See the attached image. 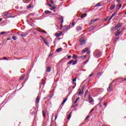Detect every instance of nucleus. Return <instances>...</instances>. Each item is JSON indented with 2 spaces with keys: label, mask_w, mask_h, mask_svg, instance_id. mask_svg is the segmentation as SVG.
<instances>
[{
  "label": "nucleus",
  "mask_w": 126,
  "mask_h": 126,
  "mask_svg": "<svg viewBox=\"0 0 126 126\" xmlns=\"http://www.w3.org/2000/svg\"><path fill=\"white\" fill-rule=\"evenodd\" d=\"M31 7V5H29V6H27L28 8H30Z\"/></svg>",
  "instance_id": "nucleus-50"
},
{
  "label": "nucleus",
  "mask_w": 126,
  "mask_h": 126,
  "mask_svg": "<svg viewBox=\"0 0 126 126\" xmlns=\"http://www.w3.org/2000/svg\"><path fill=\"white\" fill-rule=\"evenodd\" d=\"M50 3H51V4H54V1L50 0Z\"/></svg>",
  "instance_id": "nucleus-45"
},
{
  "label": "nucleus",
  "mask_w": 126,
  "mask_h": 126,
  "mask_svg": "<svg viewBox=\"0 0 126 126\" xmlns=\"http://www.w3.org/2000/svg\"><path fill=\"white\" fill-rule=\"evenodd\" d=\"M70 118H71V115L70 114L68 117L67 118V120H70Z\"/></svg>",
  "instance_id": "nucleus-32"
},
{
  "label": "nucleus",
  "mask_w": 126,
  "mask_h": 126,
  "mask_svg": "<svg viewBox=\"0 0 126 126\" xmlns=\"http://www.w3.org/2000/svg\"><path fill=\"white\" fill-rule=\"evenodd\" d=\"M40 101V97L39 96H37L36 99V104H39V102Z\"/></svg>",
  "instance_id": "nucleus-14"
},
{
  "label": "nucleus",
  "mask_w": 126,
  "mask_h": 126,
  "mask_svg": "<svg viewBox=\"0 0 126 126\" xmlns=\"http://www.w3.org/2000/svg\"><path fill=\"white\" fill-rule=\"evenodd\" d=\"M82 29V28H81V27H80V26L77 27L76 28V30L77 31H80Z\"/></svg>",
  "instance_id": "nucleus-17"
},
{
  "label": "nucleus",
  "mask_w": 126,
  "mask_h": 126,
  "mask_svg": "<svg viewBox=\"0 0 126 126\" xmlns=\"http://www.w3.org/2000/svg\"><path fill=\"white\" fill-rule=\"evenodd\" d=\"M24 79V75H22L20 78V80L19 81H20V80H22L23 79Z\"/></svg>",
  "instance_id": "nucleus-26"
},
{
  "label": "nucleus",
  "mask_w": 126,
  "mask_h": 126,
  "mask_svg": "<svg viewBox=\"0 0 126 126\" xmlns=\"http://www.w3.org/2000/svg\"><path fill=\"white\" fill-rule=\"evenodd\" d=\"M73 59H74V60H76V58H77V55H73Z\"/></svg>",
  "instance_id": "nucleus-30"
},
{
  "label": "nucleus",
  "mask_w": 126,
  "mask_h": 126,
  "mask_svg": "<svg viewBox=\"0 0 126 126\" xmlns=\"http://www.w3.org/2000/svg\"><path fill=\"white\" fill-rule=\"evenodd\" d=\"M71 56H68V57H67V59H71Z\"/></svg>",
  "instance_id": "nucleus-51"
},
{
  "label": "nucleus",
  "mask_w": 126,
  "mask_h": 126,
  "mask_svg": "<svg viewBox=\"0 0 126 126\" xmlns=\"http://www.w3.org/2000/svg\"><path fill=\"white\" fill-rule=\"evenodd\" d=\"M93 21H91L90 23H89V25H92V24H93Z\"/></svg>",
  "instance_id": "nucleus-35"
},
{
  "label": "nucleus",
  "mask_w": 126,
  "mask_h": 126,
  "mask_svg": "<svg viewBox=\"0 0 126 126\" xmlns=\"http://www.w3.org/2000/svg\"><path fill=\"white\" fill-rule=\"evenodd\" d=\"M116 14H117V13H116V12L113 13V14L111 15V17L110 18V19H109V20H111L112 19V18H113V17H114V16H115V15H116Z\"/></svg>",
  "instance_id": "nucleus-16"
},
{
  "label": "nucleus",
  "mask_w": 126,
  "mask_h": 126,
  "mask_svg": "<svg viewBox=\"0 0 126 126\" xmlns=\"http://www.w3.org/2000/svg\"><path fill=\"white\" fill-rule=\"evenodd\" d=\"M67 100V98H65V99H64L63 100V103H62V105H64V103H65Z\"/></svg>",
  "instance_id": "nucleus-29"
},
{
  "label": "nucleus",
  "mask_w": 126,
  "mask_h": 126,
  "mask_svg": "<svg viewBox=\"0 0 126 126\" xmlns=\"http://www.w3.org/2000/svg\"><path fill=\"white\" fill-rule=\"evenodd\" d=\"M122 31H123V30L122 29H120L119 30H118L115 33V35L120 36V35H121V33H122Z\"/></svg>",
  "instance_id": "nucleus-2"
},
{
  "label": "nucleus",
  "mask_w": 126,
  "mask_h": 126,
  "mask_svg": "<svg viewBox=\"0 0 126 126\" xmlns=\"http://www.w3.org/2000/svg\"><path fill=\"white\" fill-rule=\"evenodd\" d=\"M126 81V78L123 80V81Z\"/></svg>",
  "instance_id": "nucleus-59"
},
{
  "label": "nucleus",
  "mask_w": 126,
  "mask_h": 126,
  "mask_svg": "<svg viewBox=\"0 0 126 126\" xmlns=\"http://www.w3.org/2000/svg\"><path fill=\"white\" fill-rule=\"evenodd\" d=\"M40 37L41 38V39H43V37L42 36H40Z\"/></svg>",
  "instance_id": "nucleus-61"
},
{
  "label": "nucleus",
  "mask_w": 126,
  "mask_h": 126,
  "mask_svg": "<svg viewBox=\"0 0 126 126\" xmlns=\"http://www.w3.org/2000/svg\"><path fill=\"white\" fill-rule=\"evenodd\" d=\"M51 11H49V10H46L45 11V13H46V14H49V13H51Z\"/></svg>",
  "instance_id": "nucleus-28"
},
{
  "label": "nucleus",
  "mask_w": 126,
  "mask_h": 126,
  "mask_svg": "<svg viewBox=\"0 0 126 126\" xmlns=\"http://www.w3.org/2000/svg\"><path fill=\"white\" fill-rule=\"evenodd\" d=\"M20 35L22 37H26L28 35V33L27 32H21Z\"/></svg>",
  "instance_id": "nucleus-7"
},
{
  "label": "nucleus",
  "mask_w": 126,
  "mask_h": 126,
  "mask_svg": "<svg viewBox=\"0 0 126 126\" xmlns=\"http://www.w3.org/2000/svg\"><path fill=\"white\" fill-rule=\"evenodd\" d=\"M101 74H103V73L102 72H100L98 74V76L100 77L101 76Z\"/></svg>",
  "instance_id": "nucleus-42"
},
{
  "label": "nucleus",
  "mask_w": 126,
  "mask_h": 126,
  "mask_svg": "<svg viewBox=\"0 0 126 126\" xmlns=\"http://www.w3.org/2000/svg\"><path fill=\"white\" fill-rule=\"evenodd\" d=\"M88 99H89V100L90 101L89 103H93V101H94V100L93 98L91 97V96L89 95V96H88Z\"/></svg>",
  "instance_id": "nucleus-6"
},
{
  "label": "nucleus",
  "mask_w": 126,
  "mask_h": 126,
  "mask_svg": "<svg viewBox=\"0 0 126 126\" xmlns=\"http://www.w3.org/2000/svg\"><path fill=\"white\" fill-rule=\"evenodd\" d=\"M77 78H75L73 80V83H74V82H75V81H76V79H77Z\"/></svg>",
  "instance_id": "nucleus-44"
},
{
  "label": "nucleus",
  "mask_w": 126,
  "mask_h": 126,
  "mask_svg": "<svg viewBox=\"0 0 126 126\" xmlns=\"http://www.w3.org/2000/svg\"><path fill=\"white\" fill-rule=\"evenodd\" d=\"M58 118V116H55V120H57V118Z\"/></svg>",
  "instance_id": "nucleus-58"
},
{
  "label": "nucleus",
  "mask_w": 126,
  "mask_h": 126,
  "mask_svg": "<svg viewBox=\"0 0 126 126\" xmlns=\"http://www.w3.org/2000/svg\"><path fill=\"white\" fill-rule=\"evenodd\" d=\"M71 25H72V26H73V27H74V25H75V23H74V22L72 23Z\"/></svg>",
  "instance_id": "nucleus-46"
},
{
  "label": "nucleus",
  "mask_w": 126,
  "mask_h": 126,
  "mask_svg": "<svg viewBox=\"0 0 126 126\" xmlns=\"http://www.w3.org/2000/svg\"><path fill=\"white\" fill-rule=\"evenodd\" d=\"M45 44L46 45V46H47V47H49V42H45Z\"/></svg>",
  "instance_id": "nucleus-40"
},
{
  "label": "nucleus",
  "mask_w": 126,
  "mask_h": 126,
  "mask_svg": "<svg viewBox=\"0 0 126 126\" xmlns=\"http://www.w3.org/2000/svg\"><path fill=\"white\" fill-rule=\"evenodd\" d=\"M92 76H93V73H92L90 75H89V77H92Z\"/></svg>",
  "instance_id": "nucleus-48"
},
{
  "label": "nucleus",
  "mask_w": 126,
  "mask_h": 126,
  "mask_svg": "<svg viewBox=\"0 0 126 126\" xmlns=\"http://www.w3.org/2000/svg\"><path fill=\"white\" fill-rule=\"evenodd\" d=\"M51 8H50V10H53V9H56V6H52Z\"/></svg>",
  "instance_id": "nucleus-27"
},
{
  "label": "nucleus",
  "mask_w": 126,
  "mask_h": 126,
  "mask_svg": "<svg viewBox=\"0 0 126 126\" xmlns=\"http://www.w3.org/2000/svg\"><path fill=\"white\" fill-rule=\"evenodd\" d=\"M48 6H50L51 7H52V4H48Z\"/></svg>",
  "instance_id": "nucleus-57"
},
{
  "label": "nucleus",
  "mask_w": 126,
  "mask_h": 126,
  "mask_svg": "<svg viewBox=\"0 0 126 126\" xmlns=\"http://www.w3.org/2000/svg\"><path fill=\"white\" fill-rule=\"evenodd\" d=\"M100 5H101V3H98L95 5V6H100Z\"/></svg>",
  "instance_id": "nucleus-39"
},
{
  "label": "nucleus",
  "mask_w": 126,
  "mask_h": 126,
  "mask_svg": "<svg viewBox=\"0 0 126 126\" xmlns=\"http://www.w3.org/2000/svg\"><path fill=\"white\" fill-rule=\"evenodd\" d=\"M78 100H79V97H77V99H76V100L75 101L74 103L76 104V103H77V101H78Z\"/></svg>",
  "instance_id": "nucleus-31"
},
{
  "label": "nucleus",
  "mask_w": 126,
  "mask_h": 126,
  "mask_svg": "<svg viewBox=\"0 0 126 126\" xmlns=\"http://www.w3.org/2000/svg\"><path fill=\"white\" fill-rule=\"evenodd\" d=\"M3 60H5L6 61L7 60V58H6V57H3Z\"/></svg>",
  "instance_id": "nucleus-55"
},
{
  "label": "nucleus",
  "mask_w": 126,
  "mask_h": 126,
  "mask_svg": "<svg viewBox=\"0 0 126 126\" xmlns=\"http://www.w3.org/2000/svg\"><path fill=\"white\" fill-rule=\"evenodd\" d=\"M123 26V24L119 23L116 26H115L114 29L115 30H117V29H119L120 27H122Z\"/></svg>",
  "instance_id": "nucleus-3"
},
{
  "label": "nucleus",
  "mask_w": 126,
  "mask_h": 126,
  "mask_svg": "<svg viewBox=\"0 0 126 126\" xmlns=\"http://www.w3.org/2000/svg\"><path fill=\"white\" fill-rule=\"evenodd\" d=\"M6 33V32H3L0 33V35H3V34H5Z\"/></svg>",
  "instance_id": "nucleus-37"
},
{
  "label": "nucleus",
  "mask_w": 126,
  "mask_h": 126,
  "mask_svg": "<svg viewBox=\"0 0 126 126\" xmlns=\"http://www.w3.org/2000/svg\"><path fill=\"white\" fill-rule=\"evenodd\" d=\"M7 15H8L7 12H5L3 13V16H7Z\"/></svg>",
  "instance_id": "nucleus-22"
},
{
  "label": "nucleus",
  "mask_w": 126,
  "mask_h": 126,
  "mask_svg": "<svg viewBox=\"0 0 126 126\" xmlns=\"http://www.w3.org/2000/svg\"><path fill=\"white\" fill-rule=\"evenodd\" d=\"M12 39H13V40H14V41H15L16 40V36H13L12 37Z\"/></svg>",
  "instance_id": "nucleus-38"
},
{
  "label": "nucleus",
  "mask_w": 126,
  "mask_h": 126,
  "mask_svg": "<svg viewBox=\"0 0 126 126\" xmlns=\"http://www.w3.org/2000/svg\"><path fill=\"white\" fill-rule=\"evenodd\" d=\"M61 28H63V25H61Z\"/></svg>",
  "instance_id": "nucleus-60"
},
{
  "label": "nucleus",
  "mask_w": 126,
  "mask_h": 126,
  "mask_svg": "<svg viewBox=\"0 0 126 126\" xmlns=\"http://www.w3.org/2000/svg\"><path fill=\"white\" fill-rule=\"evenodd\" d=\"M42 115L43 117H45V113L44 112V111H42Z\"/></svg>",
  "instance_id": "nucleus-49"
},
{
  "label": "nucleus",
  "mask_w": 126,
  "mask_h": 126,
  "mask_svg": "<svg viewBox=\"0 0 126 126\" xmlns=\"http://www.w3.org/2000/svg\"><path fill=\"white\" fill-rule=\"evenodd\" d=\"M116 7L117 8V10L118 11V10H120V9L121 8V7H122V3L119 2L118 3L117 5H116Z\"/></svg>",
  "instance_id": "nucleus-5"
},
{
  "label": "nucleus",
  "mask_w": 126,
  "mask_h": 126,
  "mask_svg": "<svg viewBox=\"0 0 126 126\" xmlns=\"http://www.w3.org/2000/svg\"><path fill=\"white\" fill-rule=\"evenodd\" d=\"M86 16H87V14H82L81 16V18H84Z\"/></svg>",
  "instance_id": "nucleus-21"
},
{
  "label": "nucleus",
  "mask_w": 126,
  "mask_h": 126,
  "mask_svg": "<svg viewBox=\"0 0 126 126\" xmlns=\"http://www.w3.org/2000/svg\"><path fill=\"white\" fill-rule=\"evenodd\" d=\"M98 20V19H95L94 20H92V21L94 23V22H96V21H97Z\"/></svg>",
  "instance_id": "nucleus-33"
},
{
  "label": "nucleus",
  "mask_w": 126,
  "mask_h": 126,
  "mask_svg": "<svg viewBox=\"0 0 126 126\" xmlns=\"http://www.w3.org/2000/svg\"><path fill=\"white\" fill-rule=\"evenodd\" d=\"M115 7H116V5L115 4H112L110 7V9L113 10Z\"/></svg>",
  "instance_id": "nucleus-13"
},
{
  "label": "nucleus",
  "mask_w": 126,
  "mask_h": 126,
  "mask_svg": "<svg viewBox=\"0 0 126 126\" xmlns=\"http://www.w3.org/2000/svg\"><path fill=\"white\" fill-rule=\"evenodd\" d=\"M112 84H110L108 88H107V91H112Z\"/></svg>",
  "instance_id": "nucleus-11"
},
{
  "label": "nucleus",
  "mask_w": 126,
  "mask_h": 126,
  "mask_svg": "<svg viewBox=\"0 0 126 126\" xmlns=\"http://www.w3.org/2000/svg\"><path fill=\"white\" fill-rule=\"evenodd\" d=\"M90 118V116H89V115H88L87 116V117L86 118V120H87V119H89Z\"/></svg>",
  "instance_id": "nucleus-47"
},
{
  "label": "nucleus",
  "mask_w": 126,
  "mask_h": 126,
  "mask_svg": "<svg viewBox=\"0 0 126 126\" xmlns=\"http://www.w3.org/2000/svg\"><path fill=\"white\" fill-rule=\"evenodd\" d=\"M77 60H75V61H74L73 63H72V65H75V64H76V63H77Z\"/></svg>",
  "instance_id": "nucleus-23"
},
{
  "label": "nucleus",
  "mask_w": 126,
  "mask_h": 126,
  "mask_svg": "<svg viewBox=\"0 0 126 126\" xmlns=\"http://www.w3.org/2000/svg\"><path fill=\"white\" fill-rule=\"evenodd\" d=\"M79 42L80 43V46H82L85 45V40L84 39V37H82L79 39Z\"/></svg>",
  "instance_id": "nucleus-1"
},
{
  "label": "nucleus",
  "mask_w": 126,
  "mask_h": 126,
  "mask_svg": "<svg viewBox=\"0 0 126 126\" xmlns=\"http://www.w3.org/2000/svg\"><path fill=\"white\" fill-rule=\"evenodd\" d=\"M37 31H39V32H42V33H44V34H47V32L44 30H41L40 29H37Z\"/></svg>",
  "instance_id": "nucleus-10"
},
{
  "label": "nucleus",
  "mask_w": 126,
  "mask_h": 126,
  "mask_svg": "<svg viewBox=\"0 0 126 126\" xmlns=\"http://www.w3.org/2000/svg\"><path fill=\"white\" fill-rule=\"evenodd\" d=\"M120 0H116V1H117V2H118V3H119V2H121L120 1Z\"/></svg>",
  "instance_id": "nucleus-56"
},
{
  "label": "nucleus",
  "mask_w": 126,
  "mask_h": 126,
  "mask_svg": "<svg viewBox=\"0 0 126 126\" xmlns=\"http://www.w3.org/2000/svg\"><path fill=\"white\" fill-rule=\"evenodd\" d=\"M72 84H75V85L73 87V89H74L76 86V83H72Z\"/></svg>",
  "instance_id": "nucleus-34"
},
{
  "label": "nucleus",
  "mask_w": 126,
  "mask_h": 126,
  "mask_svg": "<svg viewBox=\"0 0 126 126\" xmlns=\"http://www.w3.org/2000/svg\"><path fill=\"white\" fill-rule=\"evenodd\" d=\"M42 40L44 41V43L47 42V39H46V38H42Z\"/></svg>",
  "instance_id": "nucleus-43"
},
{
  "label": "nucleus",
  "mask_w": 126,
  "mask_h": 126,
  "mask_svg": "<svg viewBox=\"0 0 126 126\" xmlns=\"http://www.w3.org/2000/svg\"><path fill=\"white\" fill-rule=\"evenodd\" d=\"M93 111H94V108H93L91 111L90 112V113H92V112H93Z\"/></svg>",
  "instance_id": "nucleus-54"
},
{
  "label": "nucleus",
  "mask_w": 126,
  "mask_h": 126,
  "mask_svg": "<svg viewBox=\"0 0 126 126\" xmlns=\"http://www.w3.org/2000/svg\"><path fill=\"white\" fill-rule=\"evenodd\" d=\"M9 40V38L7 39V41H8Z\"/></svg>",
  "instance_id": "nucleus-63"
},
{
  "label": "nucleus",
  "mask_w": 126,
  "mask_h": 126,
  "mask_svg": "<svg viewBox=\"0 0 126 126\" xmlns=\"http://www.w3.org/2000/svg\"><path fill=\"white\" fill-rule=\"evenodd\" d=\"M125 14H126V12L125 13Z\"/></svg>",
  "instance_id": "nucleus-64"
},
{
  "label": "nucleus",
  "mask_w": 126,
  "mask_h": 126,
  "mask_svg": "<svg viewBox=\"0 0 126 126\" xmlns=\"http://www.w3.org/2000/svg\"><path fill=\"white\" fill-rule=\"evenodd\" d=\"M1 20H2V19L0 18V22L1 21Z\"/></svg>",
  "instance_id": "nucleus-62"
},
{
  "label": "nucleus",
  "mask_w": 126,
  "mask_h": 126,
  "mask_svg": "<svg viewBox=\"0 0 126 126\" xmlns=\"http://www.w3.org/2000/svg\"><path fill=\"white\" fill-rule=\"evenodd\" d=\"M89 61V60H87L85 62V63H88V61Z\"/></svg>",
  "instance_id": "nucleus-53"
},
{
  "label": "nucleus",
  "mask_w": 126,
  "mask_h": 126,
  "mask_svg": "<svg viewBox=\"0 0 126 126\" xmlns=\"http://www.w3.org/2000/svg\"><path fill=\"white\" fill-rule=\"evenodd\" d=\"M88 50H89V48H86L84 50H82V53L83 54H84V53H86V52H87L88 51Z\"/></svg>",
  "instance_id": "nucleus-9"
},
{
  "label": "nucleus",
  "mask_w": 126,
  "mask_h": 126,
  "mask_svg": "<svg viewBox=\"0 0 126 126\" xmlns=\"http://www.w3.org/2000/svg\"><path fill=\"white\" fill-rule=\"evenodd\" d=\"M87 93H88V91H87L85 93V97H86L87 96Z\"/></svg>",
  "instance_id": "nucleus-41"
},
{
  "label": "nucleus",
  "mask_w": 126,
  "mask_h": 126,
  "mask_svg": "<svg viewBox=\"0 0 126 126\" xmlns=\"http://www.w3.org/2000/svg\"><path fill=\"white\" fill-rule=\"evenodd\" d=\"M62 34H63V32H59V33H55V36H56V37H57L58 38L59 37H60V36H62Z\"/></svg>",
  "instance_id": "nucleus-8"
},
{
  "label": "nucleus",
  "mask_w": 126,
  "mask_h": 126,
  "mask_svg": "<svg viewBox=\"0 0 126 126\" xmlns=\"http://www.w3.org/2000/svg\"><path fill=\"white\" fill-rule=\"evenodd\" d=\"M23 1L25 3H28V2H30V0H23Z\"/></svg>",
  "instance_id": "nucleus-24"
},
{
  "label": "nucleus",
  "mask_w": 126,
  "mask_h": 126,
  "mask_svg": "<svg viewBox=\"0 0 126 126\" xmlns=\"http://www.w3.org/2000/svg\"><path fill=\"white\" fill-rule=\"evenodd\" d=\"M82 91L81 92V89H79V93H78V95L79 96H81V95H82V94H83L84 92L83 90H84V87H82Z\"/></svg>",
  "instance_id": "nucleus-4"
},
{
  "label": "nucleus",
  "mask_w": 126,
  "mask_h": 126,
  "mask_svg": "<svg viewBox=\"0 0 126 126\" xmlns=\"http://www.w3.org/2000/svg\"><path fill=\"white\" fill-rule=\"evenodd\" d=\"M46 71H47V72H50L51 71V67H47L46 68Z\"/></svg>",
  "instance_id": "nucleus-18"
},
{
  "label": "nucleus",
  "mask_w": 126,
  "mask_h": 126,
  "mask_svg": "<svg viewBox=\"0 0 126 126\" xmlns=\"http://www.w3.org/2000/svg\"><path fill=\"white\" fill-rule=\"evenodd\" d=\"M62 51H63V48H60L57 49L56 52H57V53H60V52H62Z\"/></svg>",
  "instance_id": "nucleus-15"
},
{
  "label": "nucleus",
  "mask_w": 126,
  "mask_h": 126,
  "mask_svg": "<svg viewBox=\"0 0 126 126\" xmlns=\"http://www.w3.org/2000/svg\"><path fill=\"white\" fill-rule=\"evenodd\" d=\"M73 62H74V60H71L69 62H68L67 64H71V63H73Z\"/></svg>",
  "instance_id": "nucleus-20"
},
{
  "label": "nucleus",
  "mask_w": 126,
  "mask_h": 126,
  "mask_svg": "<svg viewBox=\"0 0 126 126\" xmlns=\"http://www.w3.org/2000/svg\"><path fill=\"white\" fill-rule=\"evenodd\" d=\"M96 107H99V108H101V103H99L96 106H95L96 109H97Z\"/></svg>",
  "instance_id": "nucleus-25"
},
{
  "label": "nucleus",
  "mask_w": 126,
  "mask_h": 126,
  "mask_svg": "<svg viewBox=\"0 0 126 126\" xmlns=\"http://www.w3.org/2000/svg\"><path fill=\"white\" fill-rule=\"evenodd\" d=\"M94 28H95V27L93 26V27H91L89 28L88 29V31H89V32L92 31V30H93Z\"/></svg>",
  "instance_id": "nucleus-19"
},
{
  "label": "nucleus",
  "mask_w": 126,
  "mask_h": 126,
  "mask_svg": "<svg viewBox=\"0 0 126 126\" xmlns=\"http://www.w3.org/2000/svg\"><path fill=\"white\" fill-rule=\"evenodd\" d=\"M58 18L60 19V20H61L62 23H63V18L62 16H59Z\"/></svg>",
  "instance_id": "nucleus-12"
},
{
  "label": "nucleus",
  "mask_w": 126,
  "mask_h": 126,
  "mask_svg": "<svg viewBox=\"0 0 126 126\" xmlns=\"http://www.w3.org/2000/svg\"><path fill=\"white\" fill-rule=\"evenodd\" d=\"M97 58H100L101 57V53H99L97 55Z\"/></svg>",
  "instance_id": "nucleus-36"
},
{
  "label": "nucleus",
  "mask_w": 126,
  "mask_h": 126,
  "mask_svg": "<svg viewBox=\"0 0 126 126\" xmlns=\"http://www.w3.org/2000/svg\"><path fill=\"white\" fill-rule=\"evenodd\" d=\"M103 105H104V106H105V107H106L107 106V103L106 102L104 103Z\"/></svg>",
  "instance_id": "nucleus-52"
}]
</instances>
